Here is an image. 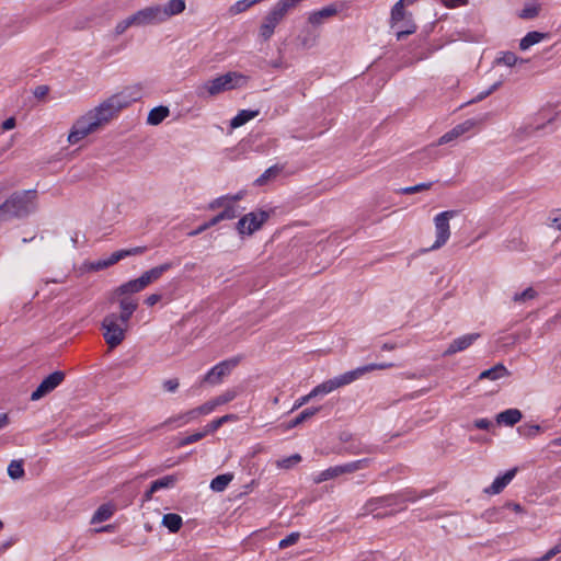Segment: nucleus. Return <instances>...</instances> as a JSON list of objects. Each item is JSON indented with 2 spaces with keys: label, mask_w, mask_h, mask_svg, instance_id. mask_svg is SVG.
I'll return each mask as SVG.
<instances>
[{
  "label": "nucleus",
  "mask_w": 561,
  "mask_h": 561,
  "mask_svg": "<svg viewBox=\"0 0 561 561\" xmlns=\"http://www.w3.org/2000/svg\"><path fill=\"white\" fill-rule=\"evenodd\" d=\"M141 90L140 84L126 87L90 110L76 121L68 135V141L71 145L78 144L84 137L98 130L103 124L108 123L119 111L139 101L142 98Z\"/></svg>",
  "instance_id": "obj_1"
},
{
  "label": "nucleus",
  "mask_w": 561,
  "mask_h": 561,
  "mask_svg": "<svg viewBox=\"0 0 561 561\" xmlns=\"http://www.w3.org/2000/svg\"><path fill=\"white\" fill-rule=\"evenodd\" d=\"M36 209V191L26 190L13 193L0 205V221L24 218Z\"/></svg>",
  "instance_id": "obj_2"
},
{
  "label": "nucleus",
  "mask_w": 561,
  "mask_h": 561,
  "mask_svg": "<svg viewBox=\"0 0 561 561\" xmlns=\"http://www.w3.org/2000/svg\"><path fill=\"white\" fill-rule=\"evenodd\" d=\"M391 367H393L392 363H380V364L373 363V364L357 367L353 370L346 371L340 376H336L332 379L325 380L322 383L316 386L311 390V396H313V398H316L318 396H325L340 387L352 383L353 381L359 379L367 373H370L376 369H388Z\"/></svg>",
  "instance_id": "obj_3"
},
{
  "label": "nucleus",
  "mask_w": 561,
  "mask_h": 561,
  "mask_svg": "<svg viewBox=\"0 0 561 561\" xmlns=\"http://www.w3.org/2000/svg\"><path fill=\"white\" fill-rule=\"evenodd\" d=\"M248 77L240 72L229 71L222 76L205 81L195 88V94L199 99H207L222 92L242 88L247 84Z\"/></svg>",
  "instance_id": "obj_4"
},
{
  "label": "nucleus",
  "mask_w": 561,
  "mask_h": 561,
  "mask_svg": "<svg viewBox=\"0 0 561 561\" xmlns=\"http://www.w3.org/2000/svg\"><path fill=\"white\" fill-rule=\"evenodd\" d=\"M103 337L111 350L117 347L126 336L128 323L116 318V313L106 314L102 322Z\"/></svg>",
  "instance_id": "obj_5"
},
{
  "label": "nucleus",
  "mask_w": 561,
  "mask_h": 561,
  "mask_svg": "<svg viewBox=\"0 0 561 561\" xmlns=\"http://www.w3.org/2000/svg\"><path fill=\"white\" fill-rule=\"evenodd\" d=\"M416 497L411 495V491L387 494L369 499L363 506V514H373L379 508L391 507L408 501H415Z\"/></svg>",
  "instance_id": "obj_6"
},
{
  "label": "nucleus",
  "mask_w": 561,
  "mask_h": 561,
  "mask_svg": "<svg viewBox=\"0 0 561 561\" xmlns=\"http://www.w3.org/2000/svg\"><path fill=\"white\" fill-rule=\"evenodd\" d=\"M458 215L457 210H445L434 217L436 240L432 250L442 248L450 237L449 220Z\"/></svg>",
  "instance_id": "obj_7"
},
{
  "label": "nucleus",
  "mask_w": 561,
  "mask_h": 561,
  "mask_svg": "<svg viewBox=\"0 0 561 561\" xmlns=\"http://www.w3.org/2000/svg\"><path fill=\"white\" fill-rule=\"evenodd\" d=\"M268 219V213L264 210L251 211L241 217L236 224V229L239 234L251 236L259 230L262 225Z\"/></svg>",
  "instance_id": "obj_8"
},
{
  "label": "nucleus",
  "mask_w": 561,
  "mask_h": 561,
  "mask_svg": "<svg viewBox=\"0 0 561 561\" xmlns=\"http://www.w3.org/2000/svg\"><path fill=\"white\" fill-rule=\"evenodd\" d=\"M390 26L391 28L397 30L396 36L398 41L403 39L405 36L415 33L416 24L413 21L412 13L407 12L404 8H402V16L393 18V8L390 12Z\"/></svg>",
  "instance_id": "obj_9"
},
{
  "label": "nucleus",
  "mask_w": 561,
  "mask_h": 561,
  "mask_svg": "<svg viewBox=\"0 0 561 561\" xmlns=\"http://www.w3.org/2000/svg\"><path fill=\"white\" fill-rule=\"evenodd\" d=\"M239 362V357H233L218 363L206 373L203 381L211 385L220 383L222 378L228 376Z\"/></svg>",
  "instance_id": "obj_10"
},
{
  "label": "nucleus",
  "mask_w": 561,
  "mask_h": 561,
  "mask_svg": "<svg viewBox=\"0 0 561 561\" xmlns=\"http://www.w3.org/2000/svg\"><path fill=\"white\" fill-rule=\"evenodd\" d=\"M304 0H279L277 1L273 8L267 12L264 21L267 22L271 26L275 27L280 23V21L287 15V13L295 9L299 3Z\"/></svg>",
  "instance_id": "obj_11"
},
{
  "label": "nucleus",
  "mask_w": 561,
  "mask_h": 561,
  "mask_svg": "<svg viewBox=\"0 0 561 561\" xmlns=\"http://www.w3.org/2000/svg\"><path fill=\"white\" fill-rule=\"evenodd\" d=\"M65 379V373L56 370L48 375L32 392L31 400L36 401L56 389Z\"/></svg>",
  "instance_id": "obj_12"
},
{
  "label": "nucleus",
  "mask_w": 561,
  "mask_h": 561,
  "mask_svg": "<svg viewBox=\"0 0 561 561\" xmlns=\"http://www.w3.org/2000/svg\"><path fill=\"white\" fill-rule=\"evenodd\" d=\"M139 26L159 24L165 21L161 5H150L135 12Z\"/></svg>",
  "instance_id": "obj_13"
},
{
  "label": "nucleus",
  "mask_w": 561,
  "mask_h": 561,
  "mask_svg": "<svg viewBox=\"0 0 561 561\" xmlns=\"http://www.w3.org/2000/svg\"><path fill=\"white\" fill-rule=\"evenodd\" d=\"M480 333L473 332L461 335L455 340H453L447 348L444 351L443 356L448 357L453 356L456 353L463 352L469 348L479 337Z\"/></svg>",
  "instance_id": "obj_14"
},
{
  "label": "nucleus",
  "mask_w": 561,
  "mask_h": 561,
  "mask_svg": "<svg viewBox=\"0 0 561 561\" xmlns=\"http://www.w3.org/2000/svg\"><path fill=\"white\" fill-rule=\"evenodd\" d=\"M339 12L334 4H329L320 10L312 11L308 15V23L312 26L323 24L328 19L334 16Z\"/></svg>",
  "instance_id": "obj_15"
},
{
  "label": "nucleus",
  "mask_w": 561,
  "mask_h": 561,
  "mask_svg": "<svg viewBox=\"0 0 561 561\" xmlns=\"http://www.w3.org/2000/svg\"><path fill=\"white\" fill-rule=\"evenodd\" d=\"M517 472V468L507 470L504 474L499 476L494 479L491 485L485 488L484 492L488 494H499L504 488L514 479Z\"/></svg>",
  "instance_id": "obj_16"
},
{
  "label": "nucleus",
  "mask_w": 561,
  "mask_h": 561,
  "mask_svg": "<svg viewBox=\"0 0 561 561\" xmlns=\"http://www.w3.org/2000/svg\"><path fill=\"white\" fill-rule=\"evenodd\" d=\"M119 299V309L121 313H116V318H118L122 322L129 323V320L134 312L138 308V302L131 298L130 296H121Z\"/></svg>",
  "instance_id": "obj_17"
},
{
  "label": "nucleus",
  "mask_w": 561,
  "mask_h": 561,
  "mask_svg": "<svg viewBox=\"0 0 561 561\" xmlns=\"http://www.w3.org/2000/svg\"><path fill=\"white\" fill-rule=\"evenodd\" d=\"M147 286L145 280H142L141 276L135 279H130L115 289L116 296H129L130 294H136L145 289Z\"/></svg>",
  "instance_id": "obj_18"
},
{
  "label": "nucleus",
  "mask_w": 561,
  "mask_h": 561,
  "mask_svg": "<svg viewBox=\"0 0 561 561\" xmlns=\"http://www.w3.org/2000/svg\"><path fill=\"white\" fill-rule=\"evenodd\" d=\"M146 251H147L146 247H135V248H130V249H122V250L113 252L106 259V261H107L108 265L112 266V265L116 264L117 262H119L121 260H124L128 256L140 255V254L145 253Z\"/></svg>",
  "instance_id": "obj_19"
},
{
  "label": "nucleus",
  "mask_w": 561,
  "mask_h": 561,
  "mask_svg": "<svg viewBox=\"0 0 561 561\" xmlns=\"http://www.w3.org/2000/svg\"><path fill=\"white\" fill-rule=\"evenodd\" d=\"M522 417V412L518 409L512 408L500 412L495 420L500 425L514 426Z\"/></svg>",
  "instance_id": "obj_20"
},
{
  "label": "nucleus",
  "mask_w": 561,
  "mask_h": 561,
  "mask_svg": "<svg viewBox=\"0 0 561 561\" xmlns=\"http://www.w3.org/2000/svg\"><path fill=\"white\" fill-rule=\"evenodd\" d=\"M172 266L173 263L167 262L146 271L140 276L142 280H145L146 286H148L152 282L158 280L163 275V273L172 268Z\"/></svg>",
  "instance_id": "obj_21"
},
{
  "label": "nucleus",
  "mask_w": 561,
  "mask_h": 561,
  "mask_svg": "<svg viewBox=\"0 0 561 561\" xmlns=\"http://www.w3.org/2000/svg\"><path fill=\"white\" fill-rule=\"evenodd\" d=\"M186 8L184 0H170L164 5H161V10L165 21L171 16L182 13Z\"/></svg>",
  "instance_id": "obj_22"
},
{
  "label": "nucleus",
  "mask_w": 561,
  "mask_h": 561,
  "mask_svg": "<svg viewBox=\"0 0 561 561\" xmlns=\"http://www.w3.org/2000/svg\"><path fill=\"white\" fill-rule=\"evenodd\" d=\"M170 114V110L168 106L159 105L153 107L147 117V124L151 126H157L162 123Z\"/></svg>",
  "instance_id": "obj_23"
},
{
  "label": "nucleus",
  "mask_w": 561,
  "mask_h": 561,
  "mask_svg": "<svg viewBox=\"0 0 561 561\" xmlns=\"http://www.w3.org/2000/svg\"><path fill=\"white\" fill-rule=\"evenodd\" d=\"M548 33H541L538 31L528 32L519 42L520 50H527L533 45L540 43L542 39L547 38Z\"/></svg>",
  "instance_id": "obj_24"
},
{
  "label": "nucleus",
  "mask_w": 561,
  "mask_h": 561,
  "mask_svg": "<svg viewBox=\"0 0 561 561\" xmlns=\"http://www.w3.org/2000/svg\"><path fill=\"white\" fill-rule=\"evenodd\" d=\"M508 375H510V371L503 364H496L495 366H493L486 370H483L479 375V379L480 380H482V379L497 380V379L508 376Z\"/></svg>",
  "instance_id": "obj_25"
},
{
  "label": "nucleus",
  "mask_w": 561,
  "mask_h": 561,
  "mask_svg": "<svg viewBox=\"0 0 561 561\" xmlns=\"http://www.w3.org/2000/svg\"><path fill=\"white\" fill-rule=\"evenodd\" d=\"M260 111L255 110H241L230 122V126L232 128L241 127L247 124L249 121L255 118L259 115Z\"/></svg>",
  "instance_id": "obj_26"
},
{
  "label": "nucleus",
  "mask_w": 561,
  "mask_h": 561,
  "mask_svg": "<svg viewBox=\"0 0 561 561\" xmlns=\"http://www.w3.org/2000/svg\"><path fill=\"white\" fill-rule=\"evenodd\" d=\"M370 461L371 460L369 458H363V459L350 461V462L339 465V466H340L342 474H345V473H352V472L367 468L369 466Z\"/></svg>",
  "instance_id": "obj_27"
},
{
  "label": "nucleus",
  "mask_w": 561,
  "mask_h": 561,
  "mask_svg": "<svg viewBox=\"0 0 561 561\" xmlns=\"http://www.w3.org/2000/svg\"><path fill=\"white\" fill-rule=\"evenodd\" d=\"M114 514V507L111 504L101 505L93 514L91 523H102L112 517Z\"/></svg>",
  "instance_id": "obj_28"
},
{
  "label": "nucleus",
  "mask_w": 561,
  "mask_h": 561,
  "mask_svg": "<svg viewBox=\"0 0 561 561\" xmlns=\"http://www.w3.org/2000/svg\"><path fill=\"white\" fill-rule=\"evenodd\" d=\"M240 214L239 207L237 205H232L231 203L227 205L219 214L214 216L216 224L218 225L224 220H232L237 218Z\"/></svg>",
  "instance_id": "obj_29"
},
{
  "label": "nucleus",
  "mask_w": 561,
  "mask_h": 561,
  "mask_svg": "<svg viewBox=\"0 0 561 561\" xmlns=\"http://www.w3.org/2000/svg\"><path fill=\"white\" fill-rule=\"evenodd\" d=\"M162 525L171 533H176L182 527V517L174 513H168L162 518Z\"/></svg>",
  "instance_id": "obj_30"
},
{
  "label": "nucleus",
  "mask_w": 561,
  "mask_h": 561,
  "mask_svg": "<svg viewBox=\"0 0 561 561\" xmlns=\"http://www.w3.org/2000/svg\"><path fill=\"white\" fill-rule=\"evenodd\" d=\"M321 408H307L304 411H301L294 420H291L288 424V428L296 427L304 423L305 421L311 419L313 415H316Z\"/></svg>",
  "instance_id": "obj_31"
},
{
  "label": "nucleus",
  "mask_w": 561,
  "mask_h": 561,
  "mask_svg": "<svg viewBox=\"0 0 561 561\" xmlns=\"http://www.w3.org/2000/svg\"><path fill=\"white\" fill-rule=\"evenodd\" d=\"M527 60L518 58L515 53L512 51H502L501 55L495 59L497 65H504L507 67H513L518 62L524 64Z\"/></svg>",
  "instance_id": "obj_32"
},
{
  "label": "nucleus",
  "mask_w": 561,
  "mask_h": 561,
  "mask_svg": "<svg viewBox=\"0 0 561 561\" xmlns=\"http://www.w3.org/2000/svg\"><path fill=\"white\" fill-rule=\"evenodd\" d=\"M233 479L231 473L219 474L210 482V489L215 492H222Z\"/></svg>",
  "instance_id": "obj_33"
},
{
  "label": "nucleus",
  "mask_w": 561,
  "mask_h": 561,
  "mask_svg": "<svg viewBox=\"0 0 561 561\" xmlns=\"http://www.w3.org/2000/svg\"><path fill=\"white\" fill-rule=\"evenodd\" d=\"M178 481V477L174 474L164 476L151 483V491H159L161 489L173 488Z\"/></svg>",
  "instance_id": "obj_34"
},
{
  "label": "nucleus",
  "mask_w": 561,
  "mask_h": 561,
  "mask_svg": "<svg viewBox=\"0 0 561 561\" xmlns=\"http://www.w3.org/2000/svg\"><path fill=\"white\" fill-rule=\"evenodd\" d=\"M341 474H342V472H341L340 466L339 465L333 466V467H330V468L319 472L313 478V482L318 484V483L324 482L327 480L334 479Z\"/></svg>",
  "instance_id": "obj_35"
},
{
  "label": "nucleus",
  "mask_w": 561,
  "mask_h": 561,
  "mask_svg": "<svg viewBox=\"0 0 561 561\" xmlns=\"http://www.w3.org/2000/svg\"><path fill=\"white\" fill-rule=\"evenodd\" d=\"M130 26H139L138 24V21H137V18H136V14H131L130 16L122 20L121 22H118L115 26V35H122L123 33L126 32V30Z\"/></svg>",
  "instance_id": "obj_36"
},
{
  "label": "nucleus",
  "mask_w": 561,
  "mask_h": 561,
  "mask_svg": "<svg viewBox=\"0 0 561 561\" xmlns=\"http://www.w3.org/2000/svg\"><path fill=\"white\" fill-rule=\"evenodd\" d=\"M541 427L537 424H522L517 427V432L520 436L526 438H533L539 434Z\"/></svg>",
  "instance_id": "obj_37"
},
{
  "label": "nucleus",
  "mask_w": 561,
  "mask_h": 561,
  "mask_svg": "<svg viewBox=\"0 0 561 561\" xmlns=\"http://www.w3.org/2000/svg\"><path fill=\"white\" fill-rule=\"evenodd\" d=\"M256 3H259L257 0H239L230 7L229 12L231 15H237L247 11Z\"/></svg>",
  "instance_id": "obj_38"
},
{
  "label": "nucleus",
  "mask_w": 561,
  "mask_h": 561,
  "mask_svg": "<svg viewBox=\"0 0 561 561\" xmlns=\"http://www.w3.org/2000/svg\"><path fill=\"white\" fill-rule=\"evenodd\" d=\"M23 462L21 460H12L8 466V474L11 479L18 480L24 476Z\"/></svg>",
  "instance_id": "obj_39"
},
{
  "label": "nucleus",
  "mask_w": 561,
  "mask_h": 561,
  "mask_svg": "<svg viewBox=\"0 0 561 561\" xmlns=\"http://www.w3.org/2000/svg\"><path fill=\"white\" fill-rule=\"evenodd\" d=\"M540 11V7L537 4H527L525 5L520 12L518 13V16L523 20H531L538 16Z\"/></svg>",
  "instance_id": "obj_40"
},
{
  "label": "nucleus",
  "mask_w": 561,
  "mask_h": 561,
  "mask_svg": "<svg viewBox=\"0 0 561 561\" xmlns=\"http://www.w3.org/2000/svg\"><path fill=\"white\" fill-rule=\"evenodd\" d=\"M182 417H184V413H180L178 415L170 416L164 422H162L160 425H158L156 428H161L163 426L180 427V426L187 424L186 420L182 419Z\"/></svg>",
  "instance_id": "obj_41"
},
{
  "label": "nucleus",
  "mask_w": 561,
  "mask_h": 561,
  "mask_svg": "<svg viewBox=\"0 0 561 561\" xmlns=\"http://www.w3.org/2000/svg\"><path fill=\"white\" fill-rule=\"evenodd\" d=\"M432 185H433V182L420 183V184H416V185H413V186L403 187V188L400 190V193L403 194V195H411V194H414V193L427 191V190H430L432 187Z\"/></svg>",
  "instance_id": "obj_42"
},
{
  "label": "nucleus",
  "mask_w": 561,
  "mask_h": 561,
  "mask_svg": "<svg viewBox=\"0 0 561 561\" xmlns=\"http://www.w3.org/2000/svg\"><path fill=\"white\" fill-rule=\"evenodd\" d=\"M345 450H346V453H348L351 455H359V454L373 451L370 446L364 445L362 443H357V444L352 443L345 448Z\"/></svg>",
  "instance_id": "obj_43"
},
{
  "label": "nucleus",
  "mask_w": 561,
  "mask_h": 561,
  "mask_svg": "<svg viewBox=\"0 0 561 561\" xmlns=\"http://www.w3.org/2000/svg\"><path fill=\"white\" fill-rule=\"evenodd\" d=\"M205 433L203 431L201 432H196L194 434H191V435H187L185 437H183L179 443H178V446L179 447H185L187 445H191L193 443H196L201 439H203L205 437Z\"/></svg>",
  "instance_id": "obj_44"
},
{
  "label": "nucleus",
  "mask_w": 561,
  "mask_h": 561,
  "mask_svg": "<svg viewBox=\"0 0 561 561\" xmlns=\"http://www.w3.org/2000/svg\"><path fill=\"white\" fill-rule=\"evenodd\" d=\"M278 172H279V169H278L276 165L271 167V168H268L267 170H265V171H264V173H263V174H261V175L256 179L255 183H256L257 185H263V184H265V183L267 182V180H268V179H271L272 176L277 175V174H278Z\"/></svg>",
  "instance_id": "obj_45"
},
{
  "label": "nucleus",
  "mask_w": 561,
  "mask_h": 561,
  "mask_svg": "<svg viewBox=\"0 0 561 561\" xmlns=\"http://www.w3.org/2000/svg\"><path fill=\"white\" fill-rule=\"evenodd\" d=\"M535 296H536V291L531 287H528L525 290H523L522 293H516L513 296V300L516 302H524L526 300L535 298Z\"/></svg>",
  "instance_id": "obj_46"
},
{
  "label": "nucleus",
  "mask_w": 561,
  "mask_h": 561,
  "mask_svg": "<svg viewBox=\"0 0 561 561\" xmlns=\"http://www.w3.org/2000/svg\"><path fill=\"white\" fill-rule=\"evenodd\" d=\"M301 460V457L300 455L298 454H295V455H291L287 458H284L282 460H279L277 462L278 467L280 468H284V469H289L291 468L293 466L297 465L299 461Z\"/></svg>",
  "instance_id": "obj_47"
},
{
  "label": "nucleus",
  "mask_w": 561,
  "mask_h": 561,
  "mask_svg": "<svg viewBox=\"0 0 561 561\" xmlns=\"http://www.w3.org/2000/svg\"><path fill=\"white\" fill-rule=\"evenodd\" d=\"M227 205H229V198L226 197V195H222V196H219L215 199H213L208 205H207V209L208 210H215V209H218V208H225Z\"/></svg>",
  "instance_id": "obj_48"
},
{
  "label": "nucleus",
  "mask_w": 561,
  "mask_h": 561,
  "mask_svg": "<svg viewBox=\"0 0 561 561\" xmlns=\"http://www.w3.org/2000/svg\"><path fill=\"white\" fill-rule=\"evenodd\" d=\"M85 267L89 272H98L110 267L106 259H101L94 262L85 263Z\"/></svg>",
  "instance_id": "obj_49"
},
{
  "label": "nucleus",
  "mask_w": 561,
  "mask_h": 561,
  "mask_svg": "<svg viewBox=\"0 0 561 561\" xmlns=\"http://www.w3.org/2000/svg\"><path fill=\"white\" fill-rule=\"evenodd\" d=\"M561 553V540L549 549L542 557L535 559L534 561H549L557 554Z\"/></svg>",
  "instance_id": "obj_50"
},
{
  "label": "nucleus",
  "mask_w": 561,
  "mask_h": 561,
  "mask_svg": "<svg viewBox=\"0 0 561 561\" xmlns=\"http://www.w3.org/2000/svg\"><path fill=\"white\" fill-rule=\"evenodd\" d=\"M299 537H300L299 533H291L279 541L278 547L280 549H285L289 546H293L299 540Z\"/></svg>",
  "instance_id": "obj_51"
},
{
  "label": "nucleus",
  "mask_w": 561,
  "mask_h": 561,
  "mask_svg": "<svg viewBox=\"0 0 561 561\" xmlns=\"http://www.w3.org/2000/svg\"><path fill=\"white\" fill-rule=\"evenodd\" d=\"M275 32V27L271 26L267 22L263 20V23L260 26V36L264 41H268Z\"/></svg>",
  "instance_id": "obj_52"
},
{
  "label": "nucleus",
  "mask_w": 561,
  "mask_h": 561,
  "mask_svg": "<svg viewBox=\"0 0 561 561\" xmlns=\"http://www.w3.org/2000/svg\"><path fill=\"white\" fill-rule=\"evenodd\" d=\"M216 221H215V218H210L208 221L204 222L203 225L198 226L195 230H192L191 232H188V236L190 237H195V236H198L201 233H203L204 231H206L207 229L216 226Z\"/></svg>",
  "instance_id": "obj_53"
},
{
  "label": "nucleus",
  "mask_w": 561,
  "mask_h": 561,
  "mask_svg": "<svg viewBox=\"0 0 561 561\" xmlns=\"http://www.w3.org/2000/svg\"><path fill=\"white\" fill-rule=\"evenodd\" d=\"M461 136L460 131L458 130V128L455 126L451 130H449L448 133L444 134L440 138H439V144L443 145V144H447L454 139H456L457 137Z\"/></svg>",
  "instance_id": "obj_54"
},
{
  "label": "nucleus",
  "mask_w": 561,
  "mask_h": 561,
  "mask_svg": "<svg viewBox=\"0 0 561 561\" xmlns=\"http://www.w3.org/2000/svg\"><path fill=\"white\" fill-rule=\"evenodd\" d=\"M199 415H207L211 413L216 409V403L214 400L207 401L204 404L196 408Z\"/></svg>",
  "instance_id": "obj_55"
},
{
  "label": "nucleus",
  "mask_w": 561,
  "mask_h": 561,
  "mask_svg": "<svg viewBox=\"0 0 561 561\" xmlns=\"http://www.w3.org/2000/svg\"><path fill=\"white\" fill-rule=\"evenodd\" d=\"M552 121H553V118H549L545 124L528 125L526 127L527 135H534L537 131H539L540 129L547 128L552 123Z\"/></svg>",
  "instance_id": "obj_56"
},
{
  "label": "nucleus",
  "mask_w": 561,
  "mask_h": 561,
  "mask_svg": "<svg viewBox=\"0 0 561 561\" xmlns=\"http://www.w3.org/2000/svg\"><path fill=\"white\" fill-rule=\"evenodd\" d=\"M179 379L172 378L163 381V389L168 392H175L179 388Z\"/></svg>",
  "instance_id": "obj_57"
},
{
  "label": "nucleus",
  "mask_w": 561,
  "mask_h": 561,
  "mask_svg": "<svg viewBox=\"0 0 561 561\" xmlns=\"http://www.w3.org/2000/svg\"><path fill=\"white\" fill-rule=\"evenodd\" d=\"M222 426V423L221 421L218 419H215L213 420L211 422H209L203 430V432L205 433V435H208L209 433H214L216 432L219 427Z\"/></svg>",
  "instance_id": "obj_58"
},
{
  "label": "nucleus",
  "mask_w": 561,
  "mask_h": 561,
  "mask_svg": "<svg viewBox=\"0 0 561 561\" xmlns=\"http://www.w3.org/2000/svg\"><path fill=\"white\" fill-rule=\"evenodd\" d=\"M233 398H234V393L226 392V393L215 398L214 402L216 403V407H218V405H221V404H225V403L231 401Z\"/></svg>",
  "instance_id": "obj_59"
},
{
  "label": "nucleus",
  "mask_w": 561,
  "mask_h": 561,
  "mask_svg": "<svg viewBox=\"0 0 561 561\" xmlns=\"http://www.w3.org/2000/svg\"><path fill=\"white\" fill-rule=\"evenodd\" d=\"M311 399H313V396H311V391H310L308 394L302 396L296 400V402L294 403L293 410H297V409L301 408L302 405L307 404Z\"/></svg>",
  "instance_id": "obj_60"
},
{
  "label": "nucleus",
  "mask_w": 561,
  "mask_h": 561,
  "mask_svg": "<svg viewBox=\"0 0 561 561\" xmlns=\"http://www.w3.org/2000/svg\"><path fill=\"white\" fill-rule=\"evenodd\" d=\"M474 124L476 123L473 119H467L466 122L457 125L456 127L458 128L460 134L463 135L465 133L469 131L474 126Z\"/></svg>",
  "instance_id": "obj_61"
},
{
  "label": "nucleus",
  "mask_w": 561,
  "mask_h": 561,
  "mask_svg": "<svg viewBox=\"0 0 561 561\" xmlns=\"http://www.w3.org/2000/svg\"><path fill=\"white\" fill-rule=\"evenodd\" d=\"M474 427L479 430H489L492 426V422L488 419H478L474 421Z\"/></svg>",
  "instance_id": "obj_62"
},
{
  "label": "nucleus",
  "mask_w": 561,
  "mask_h": 561,
  "mask_svg": "<svg viewBox=\"0 0 561 561\" xmlns=\"http://www.w3.org/2000/svg\"><path fill=\"white\" fill-rule=\"evenodd\" d=\"M199 416H201V415H199V413H198L197 409H196V408H194V409H192V410H188V411L184 412V417H183V419H185V420H186V423L188 424L190 422H192V421H194V420L198 419Z\"/></svg>",
  "instance_id": "obj_63"
},
{
  "label": "nucleus",
  "mask_w": 561,
  "mask_h": 561,
  "mask_svg": "<svg viewBox=\"0 0 561 561\" xmlns=\"http://www.w3.org/2000/svg\"><path fill=\"white\" fill-rule=\"evenodd\" d=\"M162 296L160 294H151L149 295L146 300H145V304L148 306V307H152L154 306L156 304H158L160 300H161Z\"/></svg>",
  "instance_id": "obj_64"
}]
</instances>
